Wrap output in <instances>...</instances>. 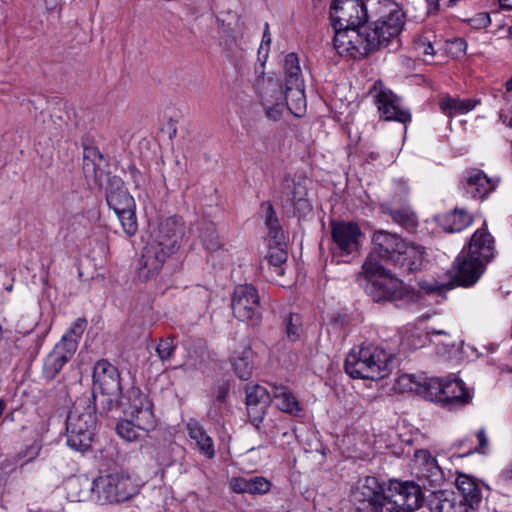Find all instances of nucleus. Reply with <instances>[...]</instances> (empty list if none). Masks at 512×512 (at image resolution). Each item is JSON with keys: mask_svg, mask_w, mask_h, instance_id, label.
Masks as SVG:
<instances>
[{"mask_svg": "<svg viewBox=\"0 0 512 512\" xmlns=\"http://www.w3.org/2000/svg\"><path fill=\"white\" fill-rule=\"evenodd\" d=\"M376 0H334L330 6V19L335 30L334 48L340 55L352 57L356 44L366 27L369 11L372 14Z\"/></svg>", "mask_w": 512, "mask_h": 512, "instance_id": "f257e3e1", "label": "nucleus"}, {"mask_svg": "<svg viewBox=\"0 0 512 512\" xmlns=\"http://www.w3.org/2000/svg\"><path fill=\"white\" fill-rule=\"evenodd\" d=\"M353 497L355 501L368 502L373 512H409L419 504L421 489L413 482L391 481L382 492L375 477H366L359 482Z\"/></svg>", "mask_w": 512, "mask_h": 512, "instance_id": "f03ea898", "label": "nucleus"}, {"mask_svg": "<svg viewBox=\"0 0 512 512\" xmlns=\"http://www.w3.org/2000/svg\"><path fill=\"white\" fill-rule=\"evenodd\" d=\"M373 14L379 18L373 22L372 28L366 25L361 41L356 44L357 51L353 58L366 56L389 45L393 49L400 46L399 35L404 26L402 10L395 3L384 0L377 1Z\"/></svg>", "mask_w": 512, "mask_h": 512, "instance_id": "7ed1b4c3", "label": "nucleus"}, {"mask_svg": "<svg viewBox=\"0 0 512 512\" xmlns=\"http://www.w3.org/2000/svg\"><path fill=\"white\" fill-rule=\"evenodd\" d=\"M259 96L268 119L278 121L285 110L300 117L306 109L304 82L285 85L283 92L277 80L262 78L258 81Z\"/></svg>", "mask_w": 512, "mask_h": 512, "instance_id": "20e7f679", "label": "nucleus"}, {"mask_svg": "<svg viewBox=\"0 0 512 512\" xmlns=\"http://www.w3.org/2000/svg\"><path fill=\"white\" fill-rule=\"evenodd\" d=\"M392 355L372 344L356 346L345 360V371L353 378L379 380L390 373Z\"/></svg>", "mask_w": 512, "mask_h": 512, "instance_id": "39448f33", "label": "nucleus"}, {"mask_svg": "<svg viewBox=\"0 0 512 512\" xmlns=\"http://www.w3.org/2000/svg\"><path fill=\"white\" fill-rule=\"evenodd\" d=\"M120 376L117 368L105 359L99 360L93 370V398L100 413H107L124 405Z\"/></svg>", "mask_w": 512, "mask_h": 512, "instance_id": "423d86ee", "label": "nucleus"}, {"mask_svg": "<svg viewBox=\"0 0 512 512\" xmlns=\"http://www.w3.org/2000/svg\"><path fill=\"white\" fill-rule=\"evenodd\" d=\"M95 407L87 399L76 403L70 411L66 421V437L71 449L84 452L91 447L96 427Z\"/></svg>", "mask_w": 512, "mask_h": 512, "instance_id": "0eeeda50", "label": "nucleus"}, {"mask_svg": "<svg viewBox=\"0 0 512 512\" xmlns=\"http://www.w3.org/2000/svg\"><path fill=\"white\" fill-rule=\"evenodd\" d=\"M372 241L374 248L362 265L365 274H375L384 271V263L393 265L398 251L404 247L405 242L396 234L384 230L376 231L373 234Z\"/></svg>", "mask_w": 512, "mask_h": 512, "instance_id": "6e6552de", "label": "nucleus"}, {"mask_svg": "<svg viewBox=\"0 0 512 512\" xmlns=\"http://www.w3.org/2000/svg\"><path fill=\"white\" fill-rule=\"evenodd\" d=\"M92 489L98 494L99 500L108 503L126 501L138 491L130 477L122 473H112L96 478Z\"/></svg>", "mask_w": 512, "mask_h": 512, "instance_id": "1a4fd4ad", "label": "nucleus"}, {"mask_svg": "<svg viewBox=\"0 0 512 512\" xmlns=\"http://www.w3.org/2000/svg\"><path fill=\"white\" fill-rule=\"evenodd\" d=\"M125 398L123 397V400ZM124 411L129 414L130 420L134 421L141 431L153 430L156 426V419L152 411V404L148 397L137 388L128 391L127 403L123 401Z\"/></svg>", "mask_w": 512, "mask_h": 512, "instance_id": "9d476101", "label": "nucleus"}, {"mask_svg": "<svg viewBox=\"0 0 512 512\" xmlns=\"http://www.w3.org/2000/svg\"><path fill=\"white\" fill-rule=\"evenodd\" d=\"M369 278L367 293L375 302L397 301L404 297L405 290L402 282L384 271L366 274Z\"/></svg>", "mask_w": 512, "mask_h": 512, "instance_id": "9b49d317", "label": "nucleus"}, {"mask_svg": "<svg viewBox=\"0 0 512 512\" xmlns=\"http://www.w3.org/2000/svg\"><path fill=\"white\" fill-rule=\"evenodd\" d=\"M234 316L240 321H257L261 317L260 298L253 285H239L232 299Z\"/></svg>", "mask_w": 512, "mask_h": 512, "instance_id": "f8f14e48", "label": "nucleus"}, {"mask_svg": "<svg viewBox=\"0 0 512 512\" xmlns=\"http://www.w3.org/2000/svg\"><path fill=\"white\" fill-rule=\"evenodd\" d=\"M183 235V225L176 217H168L160 222L150 245L173 255L179 248V242Z\"/></svg>", "mask_w": 512, "mask_h": 512, "instance_id": "ddd939ff", "label": "nucleus"}, {"mask_svg": "<svg viewBox=\"0 0 512 512\" xmlns=\"http://www.w3.org/2000/svg\"><path fill=\"white\" fill-rule=\"evenodd\" d=\"M331 233L334 252L341 256L357 252L362 236L359 226L352 222H332Z\"/></svg>", "mask_w": 512, "mask_h": 512, "instance_id": "4468645a", "label": "nucleus"}, {"mask_svg": "<svg viewBox=\"0 0 512 512\" xmlns=\"http://www.w3.org/2000/svg\"><path fill=\"white\" fill-rule=\"evenodd\" d=\"M485 264V261L464 249L455 261V281L460 286L474 285L483 274Z\"/></svg>", "mask_w": 512, "mask_h": 512, "instance_id": "2eb2a0df", "label": "nucleus"}, {"mask_svg": "<svg viewBox=\"0 0 512 512\" xmlns=\"http://www.w3.org/2000/svg\"><path fill=\"white\" fill-rule=\"evenodd\" d=\"M375 100L380 116L384 120L400 123L410 121L409 111L401 106L400 99L392 91L380 89L375 95Z\"/></svg>", "mask_w": 512, "mask_h": 512, "instance_id": "dca6fc26", "label": "nucleus"}, {"mask_svg": "<svg viewBox=\"0 0 512 512\" xmlns=\"http://www.w3.org/2000/svg\"><path fill=\"white\" fill-rule=\"evenodd\" d=\"M249 418L258 428L272 400V393L261 385H248L245 389Z\"/></svg>", "mask_w": 512, "mask_h": 512, "instance_id": "f3484780", "label": "nucleus"}, {"mask_svg": "<svg viewBox=\"0 0 512 512\" xmlns=\"http://www.w3.org/2000/svg\"><path fill=\"white\" fill-rule=\"evenodd\" d=\"M104 159L96 148H86L83 155V173L90 187L102 188L109 181L103 168Z\"/></svg>", "mask_w": 512, "mask_h": 512, "instance_id": "a211bd4d", "label": "nucleus"}, {"mask_svg": "<svg viewBox=\"0 0 512 512\" xmlns=\"http://www.w3.org/2000/svg\"><path fill=\"white\" fill-rule=\"evenodd\" d=\"M394 266L403 273H410L420 270L425 260L424 247L412 242H404V247L398 251Z\"/></svg>", "mask_w": 512, "mask_h": 512, "instance_id": "6ab92c4d", "label": "nucleus"}, {"mask_svg": "<svg viewBox=\"0 0 512 512\" xmlns=\"http://www.w3.org/2000/svg\"><path fill=\"white\" fill-rule=\"evenodd\" d=\"M170 255L148 244L139 259L138 275L142 280H149L159 273Z\"/></svg>", "mask_w": 512, "mask_h": 512, "instance_id": "aec40b11", "label": "nucleus"}, {"mask_svg": "<svg viewBox=\"0 0 512 512\" xmlns=\"http://www.w3.org/2000/svg\"><path fill=\"white\" fill-rule=\"evenodd\" d=\"M255 354L251 346L247 343L240 344L235 348L230 357L234 373L241 380H249L254 370Z\"/></svg>", "mask_w": 512, "mask_h": 512, "instance_id": "412c9836", "label": "nucleus"}, {"mask_svg": "<svg viewBox=\"0 0 512 512\" xmlns=\"http://www.w3.org/2000/svg\"><path fill=\"white\" fill-rule=\"evenodd\" d=\"M109 184L110 187L106 188V201L115 214L135 208L134 198L123 187L120 179L114 178Z\"/></svg>", "mask_w": 512, "mask_h": 512, "instance_id": "4be33fe9", "label": "nucleus"}, {"mask_svg": "<svg viewBox=\"0 0 512 512\" xmlns=\"http://www.w3.org/2000/svg\"><path fill=\"white\" fill-rule=\"evenodd\" d=\"M432 509L436 512H471L472 510L451 491L431 492L428 497Z\"/></svg>", "mask_w": 512, "mask_h": 512, "instance_id": "5701e85b", "label": "nucleus"}, {"mask_svg": "<svg viewBox=\"0 0 512 512\" xmlns=\"http://www.w3.org/2000/svg\"><path fill=\"white\" fill-rule=\"evenodd\" d=\"M470 253L482 259L486 263L494 256V239L486 227L477 229L472 235L468 249Z\"/></svg>", "mask_w": 512, "mask_h": 512, "instance_id": "b1692460", "label": "nucleus"}, {"mask_svg": "<svg viewBox=\"0 0 512 512\" xmlns=\"http://www.w3.org/2000/svg\"><path fill=\"white\" fill-rule=\"evenodd\" d=\"M464 183L466 192L473 198L484 199L494 189L491 179L477 169L466 173Z\"/></svg>", "mask_w": 512, "mask_h": 512, "instance_id": "393cba45", "label": "nucleus"}, {"mask_svg": "<svg viewBox=\"0 0 512 512\" xmlns=\"http://www.w3.org/2000/svg\"><path fill=\"white\" fill-rule=\"evenodd\" d=\"M440 403L462 406L471 400L470 392L460 379L444 380Z\"/></svg>", "mask_w": 512, "mask_h": 512, "instance_id": "a878e982", "label": "nucleus"}, {"mask_svg": "<svg viewBox=\"0 0 512 512\" xmlns=\"http://www.w3.org/2000/svg\"><path fill=\"white\" fill-rule=\"evenodd\" d=\"M455 485L461 493V500L473 511L475 510L481 500V490L475 479L466 474H459L455 480Z\"/></svg>", "mask_w": 512, "mask_h": 512, "instance_id": "bb28decb", "label": "nucleus"}, {"mask_svg": "<svg viewBox=\"0 0 512 512\" xmlns=\"http://www.w3.org/2000/svg\"><path fill=\"white\" fill-rule=\"evenodd\" d=\"M272 399L279 410L293 416H299L302 407L295 395L283 385H272Z\"/></svg>", "mask_w": 512, "mask_h": 512, "instance_id": "cd10ccee", "label": "nucleus"}, {"mask_svg": "<svg viewBox=\"0 0 512 512\" xmlns=\"http://www.w3.org/2000/svg\"><path fill=\"white\" fill-rule=\"evenodd\" d=\"M270 482L260 476L245 478L234 477L230 480V488L235 493L265 494L270 490Z\"/></svg>", "mask_w": 512, "mask_h": 512, "instance_id": "c85d7f7f", "label": "nucleus"}, {"mask_svg": "<svg viewBox=\"0 0 512 512\" xmlns=\"http://www.w3.org/2000/svg\"><path fill=\"white\" fill-rule=\"evenodd\" d=\"M187 431L190 439L195 442L199 452L208 459L214 458V442L203 429V427L200 426L196 421H190L187 423Z\"/></svg>", "mask_w": 512, "mask_h": 512, "instance_id": "c756f323", "label": "nucleus"}, {"mask_svg": "<svg viewBox=\"0 0 512 512\" xmlns=\"http://www.w3.org/2000/svg\"><path fill=\"white\" fill-rule=\"evenodd\" d=\"M287 242V236H284L283 243L270 239L267 258L276 276H283L285 274L284 265L288 259Z\"/></svg>", "mask_w": 512, "mask_h": 512, "instance_id": "7c9ffc66", "label": "nucleus"}, {"mask_svg": "<svg viewBox=\"0 0 512 512\" xmlns=\"http://www.w3.org/2000/svg\"><path fill=\"white\" fill-rule=\"evenodd\" d=\"M472 223V217L463 209L453 211L441 216L440 225L447 232H460Z\"/></svg>", "mask_w": 512, "mask_h": 512, "instance_id": "2f4dec72", "label": "nucleus"}, {"mask_svg": "<svg viewBox=\"0 0 512 512\" xmlns=\"http://www.w3.org/2000/svg\"><path fill=\"white\" fill-rule=\"evenodd\" d=\"M261 213L268 229V235L271 240H278L283 243L284 236H287L282 230L279 220L271 202L266 201L261 204Z\"/></svg>", "mask_w": 512, "mask_h": 512, "instance_id": "473e14b6", "label": "nucleus"}, {"mask_svg": "<svg viewBox=\"0 0 512 512\" xmlns=\"http://www.w3.org/2000/svg\"><path fill=\"white\" fill-rule=\"evenodd\" d=\"M478 101L471 99H459L446 96L439 101L441 111L448 117L455 114H465L473 110Z\"/></svg>", "mask_w": 512, "mask_h": 512, "instance_id": "72a5a7b5", "label": "nucleus"}, {"mask_svg": "<svg viewBox=\"0 0 512 512\" xmlns=\"http://www.w3.org/2000/svg\"><path fill=\"white\" fill-rule=\"evenodd\" d=\"M414 465L419 469L422 477L428 478L440 474L436 460L427 450H418L415 452Z\"/></svg>", "mask_w": 512, "mask_h": 512, "instance_id": "f704fd0d", "label": "nucleus"}, {"mask_svg": "<svg viewBox=\"0 0 512 512\" xmlns=\"http://www.w3.org/2000/svg\"><path fill=\"white\" fill-rule=\"evenodd\" d=\"M284 79L285 85L304 82L299 58L295 53H289L284 59Z\"/></svg>", "mask_w": 512, "mask_h": 512, "instance_id": "c9c22d12", "label": "nucleus"}, {"mask_svg": "<svg viewBox=\"0 0 512 512\" xmlns=\"http://www.w3.org/2000/svg\"><path fill=\"white\" fill-rule=\"evenodd\" d=\"M444 380L440 378H422L419 395L424 398L440 402Z\"/></svg>", "mask_w": 512, "mask_h": 512, "instance_id": "e433bc0d", "label": "nucleus"}, {"mask_svg": "<svg viewBox=\"0 0 512 512\" xmlns=\"http://www.w3.org/2000/svg\"><path fill=\"white\" fill-rule=\"evenodd\" d=\"M69 360L57 351L52 350L46 357L43 365V373L47 379H53L61 371Z\"/></svg>", "mask_w": 512, "mask_h": 512, "instance_id": "4c0bfd02", "label": "nucleus"}, {"mask_svg": "<svg viewBox=\"0 0 512 512\" xmlns=\"http://www.w3.org/2000/svg\"><path fill=\"white\" fill-rule=\"evenodd\" d=\"M306 196V187L301 183H293L290 200L295 210L300 214H305L311 210V204Z\"/></svg>", "mask_w": 512, "mask_h": 512, "instance_id": "58836bf2", "label": "nucleus"}, {"mask_svg": "<svg viewBox=\"0 0 512 512\" xmlns=\"http://www.w3.org/2000/svg\"><path fill=\"white\" fill-rule=\"evenodd\" d=\"M285 333L287 338L295 342L299 340L302 333V319L298 314H290L285 320Z\"/></svg>", "mask_w": 512, "mask_h": 512, "instance_id": "ea45409f", "label": "nucleus"}, {"mask_svg": "<svg viewBox=\"0 0 512 512\" xmlns=\"http://www.w3.org/2000/svg\"><path fill=\"white\" fill-rule=\"evenodd\" d=\"M122 228L129 237L134 236L138 230V223L135 214V208L116 214Z\"/></svg>", "mask_w": 512, "mask_h": 512, "instance_id": "a19ab883", "label": "nucleus"}, {"mask_svg": "<svg viewBox=\"0 0 512 512\" xmlns=\"http://www.w3.org/2000/svg\"><path fill=\"white\" fill-rule=\"evenodd\" d=\"M116 429L118 435L128 442L136 441L140 437L139 431L141 429H138L134 421L130 419L119 422Z\"/></svg>", "mask_w": 512, "mask_h": 512, "instance_id": "79ce46f5", "label": "nucleus"}, {"mask_svg": "<svg viewBox=\"0 0 512 512\" xmlns=\"http://www.w3.org/2000/svg\"><path fill=\"white\" fill-rule=\"evenodd\" d=\"M421 381V377H416L413 374H403L397 379V388L402 392H416L419 394Z\"/></svg>", "mask_w": 512, "mask_h": 512, "instance_id": "37998d69", "label": "nucleus"}, {"mask_svg": "<svg viewBox=\"0 0 512 512\" xmlns=\"http://www.w3.org/2000/svg\"><path fill=\"white\" fill-rule=\"evenodd\" d=\"M390 216L394 222L406 228H410L415 225V215L409 208L391 210Z\"/></svg>", "mask_w": 512, "mask_h": 512, "instance_id": "c03bdc74", "label": "nucleus"}, {"mask_svg": "<svg viewBox=\"0 0 512 512\" xmlns=\"http://www.w3.org/2000/svg\"><path fill=\"white\" fill-rule=\"evenodd\" d=\"M78 343L79 342L76 340L63 335L60 342L56 344L53 350L70 360L77 350Z\"/></svg>", "mask_w": 512, "mask_h": 512, "instance_id": "a18cd8bd", "label": "nucleus"}, {"mask_svg": "<svg viewBox=\"0 0 512 512\" xmlns=\"http://www.w3.org/2000/svg\"><path fill=\"white\" fill-rule=\"evenodd\" d=\"M176 349L173 338L167 337L162 339L156 347V352L162 361L169 360Z\"/></svg>", "mask_w": 512, "mask_h": 512, "instance_id": "49530a36", "label": "nucleus"}, {"mask_svg": "<svg viewBox=\"0 0 512 512\" xmlns=\"http://www.w3.org/2000/svg\"><path fill=\"white\" fill-rule=\"evenodd\" d=\"M414 49L418 55L424 57V60H427V57H433L435 53L431 41L426 36H421L415 41Z\"/></svg>", "mask_w": 512, "mask_h": 512, "instance_id": "de8ad7c7", "label": "nucleus"}, {"mask_svg": "<svg viewBox=\"0 0 512 512\" xmlns=\"http://www.w3.org/2000/svg\"><path fill=\"white\" fill-rule=\"evenodd\" d=\"M86 327H87V320L85 318H77L71 324L70 328L66 331V333L64 335L79 342Z\"/></svg>", "mask_w": 512, "mask_h": 512, "instance_id": "09e8293b", "label": "nucleus"}, {"mask_svg": "<svg viewBox=\"0 0 512 512\" xmlns=\"http://www.w3.org/2000/svg\"><path fill=\"white\" fill-rule=\"evenodd\" d=\"M200 238L209 250H216L220 246L218 236L212 225L207 227L205 232L201 233Z\"/></svg>", "mask_w": 512, "mask_h": 512, "instance_id": "8fccbe9b", "label": "nucleus"}, {"mask_svg": "<svg viewBox=\"0 0 512 512\" xmlns=\"http://www.w3.org/2000/svg\"><path fill=\"white\" fill-rule=\"evenodd\" d=\"M469 23L476 29L486 28L491 23L490 15L487 12L478 13L469 20Z\"/></svg>", "mask_w": 512, "mask_h": 512, "instance_id": "3c124183", "label": "nucleus"}, {"mask_svg": "<svg viewBox=\"0 0 512 512\" xmlns=\"http://www.w3.org/2000/svg\"><path fill=\"white\" fill-rule=\"evenodd\" d=\"M423 289H425L427 292L430 293H443L445 291L451 290L453 288V284L451 282L448 283H441L438 282H432V283H424L421 286Z\"/></svg>", "mask_w": 512, "mask_h": 512, "instance_id": "603ef678", "label": "nucleus"}, {"mask_svg": "<svg viewBox=\"0 0 512 512\" xmlns=\"http://www.w3.org/2000/svg\"><path fill=\"white\" fill-rule=\"evenodd\" d=\"M478 440V447L475 449L478 452L484 453L488 447V439L484 430H479L476 434Z\"/></svg>", "mask_w": 512, "mask_h": 512, "instance_id": "864d4df0", "label": "nucleus"}, {"mask_svg": "<svg viewBox=\"0 0 512 512\" xmlns=\"http://www.w3.org/2000/svg\"><path fill=\"white\" fill-rule=\"evenodd\" d=\"M499 477L503 481L512 482V461L500 472Z\"/></svg>", "mask_w": 512, "mask_h": 512, "instance_id": "5fc2aeb1", "label": "nucleus"}, {"mask_svg": "<svg viewBox=\"0 0 512 512\" xmlns=\"http://www.w3.org/2000/svg\"><path fill=\"white\" fill-rule=\"evenodd\" d=\"M270 43H271V34L269 32V25H268V23H266L260 50L263 49L264 45H266L268 47L270 45Z\"/></svg>", "mask_w": 512, "mask_h": 512, "instance_id": "6e6d98bb", "label": "nucleus"}, {"mask_svg": "<svg viewBox=\"0 0 512 512\" xmlns=\"http://www.w3.org/2000/svg\"><path fill=\"white\" fill-rule=\"evenodd\" d=\"M176 165V171H175V177L179 179L181 176H183L186 172V166L185 163H182L180 160L175 161Z\"/></svg>", "mask_w": 512, "mask_h": 512, "instance_id": "4d7b16f0", "label": "nucleus"}, {"mask_svg": "<svg viewBox=\"0 0 512 512\" xmlns=\"http://www.w3.org/2000/svg\"><path fill=\"white\" fill-rule=\"evenodd\" d=\"M60 0H44L45 7L48 11H53L57 7Z\"/></svg>", "mask_w": 512, "mask_h": 512, "instance_id": "13d9d810", "label": "nucleus"}, {"mask_svg": "<svg viewBox=\"0 0 512 512\" xmlns=\"http://www.w3.org/2000/svg\"><path fill=\"white\" fill-rule=\"evenodd\" d=\"M428 335L430 336H433V335H449V332L446 331V330H436V329H431L427 332Z\"/></svg>", "mask_w": 512, "mask_h": 512, "instance_id": "bf43d9fd", "label": "nucleus"}, {"mask_svg": "<svg viewBox=\"0 0 512 512\" xmlns=\"http://www.w3.org/2000/svg\"><path fill=\"white\" fill-rule=\"evenodd\" d=\"M500 6L507 10H512V0H499Z\"/></svg>", "mask_w": 512, "mask_h": 512, "instance_id": "052dcab7", "label": "nucleus"}, {"mask_svg": "<svg viewBox=\"0 0 512 512\" xmlns=\"http://www.w3.org/2000/svg\"><path fill=\"white\" fill-rule=\"evenodd\" d=\"M507 91H512V78L506 82Z\"/></svg>", "mask_w": 512, "mask_h": 512, "instance_id": "680f3d73", "label": "nucleus"}, {"mask_svg": "<svg viewBox=\"0 0 512 512\" xmlns=\"http://www.w3.org/2000/svg\"><path fill=\"white\" fill-rule=\"evenodd\" d=\"M504 123H507V126H509L510 128H512V114H511V116L509 117L508 121L504 120Z\"/></svg>", "mask_w": 512, "mask_h": 512, "instance_id": "e2e57ef3", "label": "nucleus"}, {"mask_svg": "<svg viewBox=\"0 0 512 512\" xmlns=\"http://www.w3.org/2000/svg\"><path fill=\"white\" fill-rule=\"evenodd\" d=\"M286 182L289 183V179H286ZM290 187H291V185L288 184V188H290Z\"/></svg>", "mask_w": 512, "mask_h": 512, "instance_id": "0e129e2a", "label": "nucleus"}]
</instances>
